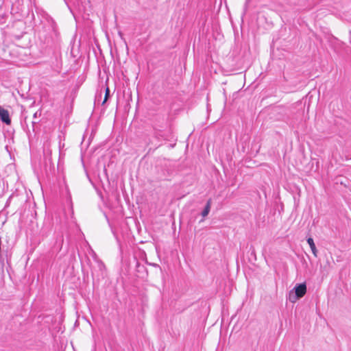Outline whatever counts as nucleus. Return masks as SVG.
Wrapping results in <instances>:
<instances>
[{
  "mask_svg": "<svg viewBox=\"0 0 351 351\" xmlns=\"http://www.w3.org/2000/svg\"><path fill=\"white\" fill-rule=\"evenodd\" d=\"M109 95H110V90L108 88H106V94H105V99L103 101V103H105L108 99V97H109Z\"/></svg>",
  "mask_w": 351,
  "mask_h": 351,
  "instance_id": "nucleus-5",
  "label": "nucleus"
},
{
  "mask_svg": "<svg viewBox=\"0 0 351 351\" xmlns=\"http://www.w3.org/2000/svg\"><path fill=\"white\" fill-rule=\"evenodd\" d=\"M307 243L309 245L313 255L315 257H317V250L316 249L313 239L312 238H308L307 239Z\"/></svg>",
  "mask_w": 351,
  "mask_h": 351,
  "instance_id": "nucleus-4",
  "label": "nucleus"
},
{
  "mask_svg": "<svg viewBox=\"0 0 351 351\" xmlns=\"http://www.w3.org/2000/svg\"><path fill=\"white\" fill-rule=\"evenodd\" d=\"M211 204H212V200H211V199H209L206 202L204 209L202 212V215L203 217H205L208 215V213L210 210Z\"/></svg>",
  "mask_w": 351,
  "mask_h": 351,
  "instance_id": "nucleus-3",
  "label": "nucleus"
},
{
  "mask_svg": "<svg viewBox=\"0 0 351 351\" xmlns=\"http://www.w3.org/2000/svg\"><path fill=\"white\" fill-rule=\"evenodd\" d=\"M0 119L6 125H10L11 123L9 112L1 106H0Z\"/></svg>",
  "mask_w": 351,
  "mask_h": 351,
  "instance_id": "nucleus-2",
  "label": "nucleus"
},
{
  "mask_svg": "<svg viewBox=\"0 0 351 351\" xmlns=\"http://www.w3.org/2000/svg\"><path fill=\"white\" fill-rule=\"evenodd\" d=\"M306 293V286L305 283L297 285L294 289L289 291L288 300L295 303L298 300L302 298Z\"/></svg>",
  "mask_w": 351,
  "mask_h": 351,
  "instance_id": "nucleus-1",
  "label": "nucleus"
},
{
  "mask_svg": "<svg viewBox=\"0 0 351 351\" xmlns=\"http://www.w3.org/2000/svg\"><path fill=\"white\" fill-rule=\"evenodd\" d=\"M251 0H246L245 1V10L247 9V6H248V4L250 3Z\"/></svg>",
  "mask_w": 351,
  "mask_h": 351,
  "instance_id": "nucleus-6",
  "label": "nucleus"
}]
</instances>
